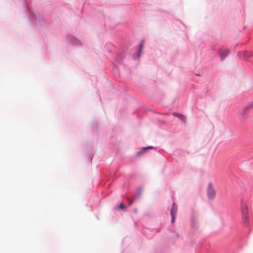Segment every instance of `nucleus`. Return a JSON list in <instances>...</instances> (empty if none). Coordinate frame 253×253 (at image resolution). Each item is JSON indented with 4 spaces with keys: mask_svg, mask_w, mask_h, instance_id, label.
<instances>
[{
    "mask_svg": "<svg viewBox=\"0 0 253 253\" xmlns=\"http://www.w3.org/2000/svg\"><path fill=\"white\" fill-rule=\"evenodd\" d=\"M253 107V106L252 105H249V106L244 107L241 110L239 114V118L242 123H243L246 119L247 118L249 113L250 109Z\"/></svg>",
    "mask_w": 253,
    "mask_h": 253,
    "instance_id": "nucleus-1",
    "label": "nucleus"
},
{
    "mask_svg": "<svg viewBox=\"0 0 253 253\" xmlns=\"http://www.w3.org/2000/svg\"><path fill=\"white\" fill-rule=\"evenodd\" d=\"M241 212L243 215V218L245 222H247L248 219V207L246 202H242L241 204Z\"/></svg>",
    "mask_w": 253,
    "mask_h": 253,
    "instance_id": "nucleus-2",
    "label": "nucleus"
},
{
    "mask_svg": "<svg viewBox=\"0 0 253 253\" xmlns=\"http://www.w3.org/2000/svg\"><path fill=\"white\" fill-rule=\"evenodd\" d=\"M215 190L213 188L211 184L210 183L208 185L207 192L208 197L209 199L211 200L213 199L215 196Z\"/></svg>",
    "mask_w": 253,
    "mask_h": 253,
    "instance_id": "nucleus-3",
    "label": "nucleus"
},
{
    "mask_svg": "<svg viewBox=\"0 0 253 253\" xmlns=\"http://www.w3.org/2000/svg\"><path fill=\"white\" fill-rule=\"evenodd\" d=\"M177 211V207L176 204L173 203L172 206V208L170 211V214L171 216V221L172 223H173V222L175 220V216L176 215Z\"/></svg>",
    "mask_w": 253,
    "mask_h": 253,
    "instance_id": "nucleus-4",
    "label": "nucleus"
},
{
    "mask_svg": "<svg viewBox=\"0 0 253 253\" xmlns=\"http://www.w3.org/2000/svg\"><path fill=\"white\" fill-rule=\"evenodd\" d=\"M229 51L228 49L222 48L220 50V55L221 60H223L226 56L229 54Z\"/></svg>",
    "mask_w": 253,
    "mask_h": 253,
    "instance_id": "nucleus-5",
    "label": "nucleus"
},
{
    "mask_svg": "<svg viewBox=\"0 0 253 253\" xmlns=\"http://www.w3.org/2000/svg\"><path fill=\"white\" fill-rule=\"evenodd\" d=\"M173 115L175 117H178L182 121H185V117L182 115L174 113V114H173Z\"/></svg>",
    "mask_w": 253,
    "mask_h": 253,
    "instance_id": "nucleus-6",
    "label": "nucleus"
},
{
    "mask_svg": "<svg viewBox=\"0 0 253 253\" xmlns=\"http://www.w3.org/2000/svg\"><path fill=\"white\" fill-rule=\"evenodd\" d=\"M119 209L121 210H124L125 209V207L122 203H121L119 206Z\"/></svg>",
    "mask_w": 253,
    "mask_h": 253,
    "instance_id": "nucleus-7",
    "label": "nucleus"
},
{
    "mask_svg": "<svg viewBox=\"0 0 253 253\" xmlns=\"http://www.w3.org/2000/svg\"><path fill=\"white\" fill-rule=\"evenodd\" d=\"M142 47H143V42H141L140 43V49H142Z\"/></svg>",
    "mask_w": 253,
    "mask_h": 253,
    "instance_id": "nucleus-8",
    "label": "nucleus"
},
{
    "mask_svg": "<svg viewBox=\"0 0 253 253\" xmlns=\"http://www.w3.org/2000/svg\"><path fill=\"white\" fill-rule=\"evenodd\" d=\"M146 149L152 148V147H151V146H150V147H146Z\"/></svg>",
    "mask_w": 253,
    "mask_h": 253,
    "instance_id": "nucleus-9",
    "label": "nucleus"
}]
</instances>
